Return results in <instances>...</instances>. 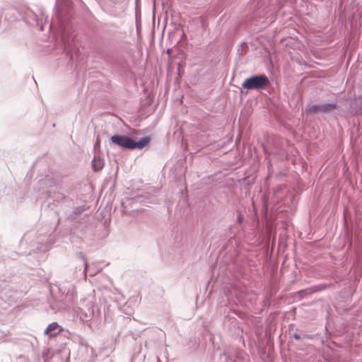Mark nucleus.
I'll return each mask as SVG.
<instances>
[{
	"instance_id": "9b49d317",
	"label": "nucleus",
	"mask_w": 362,
	"mask_h": 362,
	"mask_svg": "<svg viewBox=\"0 0 362 362\" xmlns=\"http://www.w3.org/2000/svg\"><path fill=\"white\" fill-rule=\"evenodd\" d=\"M305 112L309 114H315L319 112V105H313L305 107Z\"/></svg>"
},
{
	"instance_id": "4468645a",
	"label": "nucleus",
	"mask_w": 362,
	"mask_h": 362,
	"mask_svg": "<svg viewBox=\"0 0 362 362\" xmlns=\"http://www.w3.org/2000/svg\"><path fill=\"white\" fill-rule=\"evenodd\" d=\"M237 221L239 223H242L243 222V217L242 215H239L238 216V218H237Z\"/></svg>"
},
{
	"instance_id": "1a4fd4ad",
	"label": "nucleus",
	"mask_w": 362,
	"mask_h": 362,
	"mask_svg": "<svg viewBox=\"0 0 362 362\" xmlns=\"http://www.w3.org/2000/svg\"><path fill=\"white\" fill-rule=\"evenodd\" d=\"M85 208L83 206H78L74 209L73 211L69 215V218L71 220H76L78 214H81Z\"/></svg>"
},
{
	"instance_id": "2eb2a0df",
	"label": "nucleus",
	"mask_w": 362,
	"mask_h": 362,
	"mask_svg": "<svg viewBox=\"0 0 362 362\" xmlns=\"http://www.w3.org/2000/svg\"><path fill=\"white\" fill-rule=\"evenodd\" d=\"M293 338L296 339V340H299V339H300V334L295 333L293 334Z\"/></svg>"
},
{
	"instance_id": "dca6fc26",
	"label": "nucleus",
	"mask_w": 362,
	"mask_h": 362,
	"mask_svg": "<svg viewBox=\"0 0 362 362\" xmlns=\"http://www.w3.org/2000/svg\"><path fill=\"white\" fill-rule=\"evenodd\" d=\"M97 145H98V141H96L95 146H96Z\"/></svg>"
},
{
	"instance_id": "20e7f679",
	"label": "nucleus",
	"mask_w": 362,
	"mask_h": 362,
	"mask_svg": "<svg viewBox=\"0 0 362 362\" xmlns=\"http://www.w3.org/2000/svg\"><path fill=\"white\" fill-rule=\"evenodd\" d=\"M269 83V80L266 75L256 74L246 78L243 83L242 87L247 90H262Z\"/></svg>"
},
{
	"instance_id": "f03ea898",
	"label": "nucleus",
	"mask_w": 362,
	"mask_h": 362,
	"mask_svg": "<svg viewBox=\"0 0 362 362\" xmlns=\"http://www.w3.org/2000/svg\"><path fill=\"white\" fill-rule=\"evenodd\" d=\"M110 141L118 146L127 149H142L146 146L150 141L149 136H144L136 141L130 136L124 134H115L110 137Z\"/></svg>"
},
{
	"instance_id": "f8f14e48",
	"label": "nucleus",
	"mask_w": 362,
	"mask_h": 362,
	"mask_svg": "<svg viewBox=\"0 0 362 362\" xmlns=\"http://www.w3.org/2000/svg\"><path fill=\"white\" fill-rule=\"evenodd\" d=\"M55 196H56V197H54V201H57L58 202H59L61 200H62L64 198V196L59 192L56 193Z\"/></svg>"
},
{
	"instance_id": "423d86ee",
	"label": "nucleus",
	"mask_w": 362,
	"mask_h": 362,
	"mask_svg": "<svg viewBox=\"0 0 362 362\" xmlns=\"http://www.w3.org/2000/svg\"><path fill=\"white\" fill-rule=\"evenodd\" d=\"M62 331L61 327L58 325L57 322H52L48 325L46 328L45 333L49 337H56Z\"/></svg>"
},
{
	"instance_id": "7ed1b4c3",
	"label": "nucleus",
	"mask_w": 362,
	"mask_h": 362,
	"mask_svg": "<svg viewBox=\"0 0 362 362\" xmlns=\"http://www.w3.org/2000/svg\"><path fill=\"white\" fill-rule=\"evenodd\" d=\"M58 290L62 294L61 300L62 303L56 307L51 304L50 306L52 309L54 310H59L73 307L75 298V289L73 285L69 284L68 287L64 285H59L58 286Z\"/></svg>"
},
{
	"instance_id": "6e6552de",
	"label": "nucleus",
	"mask_w": 362,
	"mask_h": 362,
	"mask_svg": "<svg viewBox=\"0 0 362 362\" xmlns=\"http://www.w3.org/2000/svg\"><path fill=\"white\" fill-rule=\"evenodd\" d=\"M104 160L100 157L95 156L92 160V167L94 171H100L104 166Z\"/></svg>"
},
{
	"instance_id": "39448f33",
	"label": "nucleus",
	"mask_w": 362,
	"mask_h": 362,
	"mask_svg": "<svg viewBox=\"0 0 362 362\" xmlns=\"http://www.w3.org/2000/svg\"><path fill=\"white\" fill-rule=\"evenodd\" d=\"M78 310V315L84 323L89 322L95 316L94 304L91 300L86 299L81 300Z\"/></svg>"
},
{
	"instance_id": "f257e3e1",
	"label": "nucleus",
	"mask_w": 362,
	"mask_h": 362,
	"mask_svg": "<svg viewBox=\"0 0 362 362\" xmlns=\"http://www.w3.org/2000/svg\"><path fill=\"white\" fill-rule=\"evenodd\" d=\"M73 0H56L54 18L49 25L50 30H58L61 35V44L66 54L71 55L78 51L73 35L71 20L73 16Z\"/></svg>"
},
{
	"instance_id": "ddd939ff",
	"label": "nucleus",
	"mask_w": 362,
	"mask_h": 362,
	"mask_svg": "<svg viewBox=\"0 0 362 362\" xmlns=\"http://www.w3.org/2000/svg\"><path fill=\"white\" fill-rule=\"evenodd\" d=\"M80 257L82 259V260L83 261V262L85 263L84 272H86L87 270V269H88V262H87V259H86V257L83 254H81V253H80Z\"/></svg>"
},
{
	"instance_id": "0eeeda50",
	"label": "nucleus",
	"mask_w": 362,
	"mask_h": 362,
	"mask_svg": "<svg viewBox=\"0 0 362 362\" xmlns=\"http://www.w3.org/2000/svg\"><path fill=\"white\" fill-rule=\"evenodd\" d=\"M338 107L337 103H325L319 105V112L321 113H330Z\"/></svg>"
},
{
	"instance_id": "9d476101",
	"label": "nucleus",
	"mask_w": 362,
	"mask_h": 362,
	"mask_svg": "<svg viewBox=\"0 0 362 362\" xmlns=\"http://www.w3.org/2000/svg\"><path fill=\"white\" fill-rule=\"evenodd\" d=\"M37 12L40 15V18L36 14L37 16V23L39 24L40 22H42L43 19L46 23H48V16L45 13V11L42 8H39Z\"/></svg>"
}]
</instances>
